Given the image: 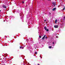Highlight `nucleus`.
I'll use <instances>...</instances> for the list:
<instances>
[{
    "mask_svg": "<svg viewBox=\"0 0 65 65\" xmlns=\"http://www.w3.org/2000/svg\"><path fill=\"white\" fill-rule=\"evenodd\" d=\"M49 48H52V46H49Z\"/></svg>",
    "mask_w": 65,
    "mask_h": 65,
    "instance_id": "nucleus-11",
    "label": "nucleus"
},
{
    "mask_svg": "<svg viewBox=\"0 0 65 65\" xmlns=\"http://www.w3.org/2000/svg\"><path fill=\"white\" fill-rule=\"evenodd\" d=\"M35 54H37V52H35Z\"/></svg>",
    "mask_w": 65,
    "mask_h": 65,
    "instance_id": "nucleus-12",
    "label": "nucleus"
},
{
    "mask_svg": "<svg viewBox=\"0 0 65 65\" xmlns=\"http://www.w3.org/2000/svg\"><path fill=\"white\" fill-rule=\"evenodd\" d=\"M28 40H26V41H28Z\"/></svg>",
    "mask_w": 65,
    "mask_h": 65,
    "instance_id": "nucleus-20",
    "label": "nucleus"
},
{
    "mask_svg": "<svg viewBox=\"0 0 65 65\" xmlns=\"http://www.w3.org/2000/svg\"><path fill=\"white\" fill-rule=\"evenodd\" d=\"M2 6L3 8H7V7H6V6L4 5H2Z\"/></svg>",
    "mask_w": 65,
    "mask_h": 65,
    "instance_id": "nucleus-2",
    "label": "nucleus"
},
{
    "mask_svg": "<svg viewBox=\"0 0 65 65\" xmlns=\"http://www.w3.org/2000/svg\"><path fill=\"white\" fill-rule=\"evenodd\" d=\"M46 31H47V32H48V31H49V30H48V29H46Z\"/></svg>",
    "mask_w": 65,
    "mask_h": 65,
    "instance_id": "nucleus-9",
    "label": "nucleus"
},
{
    "mask_svg": "<svg viewBox=\"0 0 65 65\" xmlns=\"http://www.w3.org/2000/svg\"><path fill=\"white\" fill-rule=\"evenodd\" d=\"M48 0V1H51V0Z\"/></svg>",
    "mask_w": 65,
    "mask_h": 65,
    "instance_id": "nucleus-24",
    "label": "nucleus"
},
{
    "mask_svg": "<svg viewBox=\"0 0 65 65\" xmlns=\"http://www.w3.org/2000/svg\"><path fill=\"white\" fill-rule=\"evenodd\" d=\"M22 46H20V48H22Z\"/></svg>",
    "mask_w": 65,
    "mask_h": 65,
    "instance_id": "nucleus-14",
    "label": "nucleus"
},
{
    "mask_svg": "<svg viewBox=\"0 0 65 65\" xmlns=\"http://www.w3.org/2000/svg\"><path fill=\"white\" fill-rule=\"evenodd\" d=\"M1 10H0V12H1Z\"/></svg>",
    "mask_w": 65,
    "mask_h": 65,
    "instance_id": "nucleus-25",
    "label": "nucleus"
},
{
    "mask_svg": "<svg viewBox=\"0 0 65 65\" xmlns=\"http://www.w3.org/2000/svg\"><path fill=\"white\" fill-rule=\"evenodd\" d=\"M58 7H59V6H58Z\"/></svg>",
    "mask_w": 65,
    "mask_h": 65,
    "instance_id": "nucleus-27",
    "label": "nucleus"
},
{
    "mask_svg": "<svg viewBox=\"0 0 65 65\" xmlns=\"http://www.w3.org/2000/svg\"><path fill=\"white\" fill-rule=\"evenodd\" d=\"M65 20V16H64V17L63 19V21H64V20Z\"/></svg>",
    "mask_w": 65,
    "mask_h": 65,
    "instance_id": "nucleus-8",
    "label": "nucleus"
},
{
    "mask_svg": "<svg viewBox=\"0 0 65 65\" xmlns=\"http://www.w3.org/2000/svg\"><path fill=\"white\" fill-rule=\"evenodd\" d=\"M45 21H46V20H44V22H45Z\"/></svg>",
    "mask_w": 65,
    "mask_h": 65,
    "instance_id": "nucleus-19",
    "label": "nucleus"
},
{
    "mask_svg": "<svg viewBox=\"0 0 65 65\" xmlns=\"http://www.w3.org/2000/svg\"><path fill=\"white\" fill-rule=\"evenodd\" d=\"M46 36V35H44V37H43V38L41 39L42 40H44V39H45V37Z\"/></svg>",
    "mask_w": 65,
    "mask_h": 65,
    "instance_id": "nucleus-3",
    "label": "nucleus"
},
{
    "mask_svg": "<svg viewBox=\"0 0 65 65\" xmlns=\"http://www.w3.org/2000/svg\"><path fill=\"white\" fill-rule=\"evenodd\" d=\"M58 28V26L57 25V28Z\"/></svg>",
    "mask_w": 65,
    "mask_h": 65,
    "instance_id": "nucleus-23",
    "label": "nucleus"
},
{
    "mask_svg": "<svg viewBox=\"0 0 65 65\" xmlns=\"http://www.w3.org/2000/svg\"><path fill=\"white\" fill-rule=\"evenodd\" d=\"M54 27L56 28H57V25H54Z\"/></svg>",
    "mask_w": 65,
    "mask_h": 65,
    "instance_id": "nucleus-7",
    "label": "nucleus"
},
{
    "mask_svg": "<svg viewBox=\"0 0 65 65\" xmlns=\"http://www.w3.org/2000/svg\"><path fill=\"white\" fill-rule=\"evenodd\" d=\"M56 8H53L52 9V10L53 11H54L55 10H56Z\"/></svg>",
    "mask_w": 65,
    "mask_h": 65,
    "instance_id": "nucleus-4",
    "label": "nucleus"
},
{
    "mask_svg": "<svg viewBox=\"0 0 65 65\" xmlns=\"http://www.w3.org/2000/svg\"><path fill=\"white\" fill-rule=\"evenodd\" d=\"M44 29L45 30H46V29H47V28L45 26L44 27Z\"/></svg>",
    "mask_w": 65,
    "mask_h": 65,
    "instance_id": "nucleus-6",
    "label": "nucleus"
},
{
    "mask_svg": "<svg viewBox=\"0 0 65 65\" xmlns=\"http://www.w3.org/2000/svg\"><path fill=\"white\" fill-rule=\"evenodd\" d=\"M37 65H40L39 64H38Z\"/></svg>",
    "mask_w": 65,
    "mask_h": 65,
    "instance_id": "nucleus-21",
    "label": "nucleus"
},
{
    "mask_svg": "<svg viewBox=\"0 0 65 65\" xmlns=\"http://www.w3.org/2000/svg\"><path fill=\"white\" fill-rule=\"evenodd\" d=\"M22 49H24V47H22Z\"/></svg>",
    "mask_w": 65,
    "mask_h": 65,
    "instance_id": "nucleus-17",
    "label": "nucleus"
},
{
    "mask_svg": "<svg viewBox=\"0 0 65 65\" xmlns=\"http://www.w3.org/2000/svg\"><path fill=\"white\" fill-rule=\"evenodd\" d=\"M62 25H64V24H63V23H62Z\"/></svg>",
    "mask_w": 65,
    "mask_h": 65,
    "instance_id": "nucleus-22",
    "label": "nucleus"
},
{
    "mask_svg": "<svg viewBox=\"0 0 65 65\" xmlns=\"http://www.w3.org/2000/svg\"><path fill=\"white\" fill-rule=\"evenodd\" d=\"M52 4L53 5L54 7H55L56 6V3L55 2H53L52 3Z\"/></svg>",
    "mask_w": 65,
    "mask_h": 65,
    "instance_id": "nucleus-1",
    "label": "nucleus"
},
{
    "mask_svg": "<svg viewBox=\"0 0 65 65\" xmlns=\"http://www.w3.org/2000/svg\"><path fill=\"white\" fill-rule=\"evenodd\" d=\"M64 8L63 9V10H64L65 9V7H64Z\"/></svg>",
    "mask_w": 65,
    "mask_h": 65,
    "instance_id": "nucleus-10",
    "label": "nucleus"
},
{
    "mask_svg": "<svg viewBox=\"0 0 65 65\" xmlns=\"http://www.w3.org/2000/svg\"><path fill=\"white\" fill-rule=\"evenodd\" d=\"M57 20L56 19L55 21V23L57 24Z\"/></svg>",
    "mask_w": 65,
    "mask_h": 65,
    "instance_id": "nucleus-5",
    "label": "nucleus"
},
{
    "mask_svg": "<svg viewBox=\"0 0 65 65\" xmlns=\"http://www.w3.org/2000/svg\"><path fill=\"white\" fill-rule=\"evenodd\" d=\"M56 38H57V36H56Z\"/></svg>",
    "mask_w": 65,
    "mask_h": 65,
    "instance_id": "nucleus-26",
    "label": "nucleus"
},
{
    "mask_svg": "<svg viewBox=\"0 0 65 65\" xmlns=\"http://www.w3.org/2000/svg\"><path fill=\"white\" fill-rule=\"evenodd\" d=\"M53 44H54V42H53Z\"/></svg>",
    "mask_w": 65,
    "mask_h": 65,
    "instance_id": "nucleus-18",
    "label": "nucleus"
},
{
    "mask_svg": "<svg viewBox=\"0 0 65 65\" xmlns=\"http://www.w3.org/2000/svg\"><path fill=\"white\" fill-rule=\"evenodd\" d=\"M39 37L40 38H41V36H39Z\"/></svg>",
    "mask_w": 65,
    "mask_h": 65,
    "instance_id": "nucleus-13",
    "label": "nucleus"
},
{
    "mask_svg": "<svg viewBox=\"0 0 65 65\" xmlns=\"http://www.w3.org/2000/svg\"><path fill=\"white\" fill-rule=\"evenodd\" d=\"M22 2V3H24V1H23Z\"/></svg>",
    "mask_w": 65,
    "mask_h": 65,
    "instance_id": "nucleus-15",
    "label": "nucleus"
},
{
    "mask_svg": "<svg viewBox=\"0 0 65 65\" xmlns=\"http://www.w3.org/2000/svg\"><path fill=\"white\" fill-rule=\"evenodd\" d=\"M45 38H47V37H46Z\"/></svg>",
    "mask_w": 65,
    "mask_h": 65,
    "instance_id": "nucleus-16",
    "label": "nucleus"
},
{
    "mask_svg": "<svg viewBox=\"0 0 65 65\" xmlns=\"http://www.w3.org/2000/svg\"><path fill=\"white\" fill-rule=\"evenodd\" d=\"M49 13H50V14H51V13H50V12H49Z\"/></svg>",
    "mask_w": 65,
    "mask_h": 65,
    "instance_id": "nucleus-28",
    "label": "nucleus"
}]
</instances>
